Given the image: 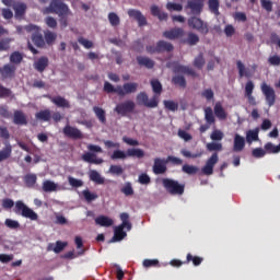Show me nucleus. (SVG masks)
<instances>
[{
    "mask_svg": "<svg viewBox=\"0 0 280 280\" xmlns=\"http://www.w3.org/2000/svg\"><path fill=\"white\" fill-rule=\"evenodd\" d=\"M82 196L84 197V200L88 202H93V200H97L98 196L95 192H91V190L85 189L82 191Z\"/></svg>",
    "mask_w": 280,
    "mask_h": 280,
    "instance_id": "52",
    "label": "nucleus"
},
{
    "mask_svg": "<svg viewBox=\"0 0 280 280\" xmlns=\"http://www.w3.org/2000/svg\"><path fill=\"white\" fill-rule=\"evenodd\" d=\"M210 139L212 141H222V139H224V133L220 130H214L212 131Z\"/></svg>",
    "mask_w": 280,
    "mask_h": 280,
    "instance_id": "62",
    "label": "nucleus"
},
{
    "mask_svg": "<svg viewBox=\"0 0 280 280\" xmlns=\"http://www.w3.org/2000/svg\"><path fill=\"white\" fill-rule=\"evenodd\" d=\"M151 14L152 16H156L159 21H167V13L161 11V9L158 5L151 7Z\"/></svg>",
    "mask_w": 280,
    "mask_h": 280,
    "instance_id": "31",
    "label": "nucleus"
},
{
    "mask_svg": "<svg viewBox=\"0 0 280 280\" xmlns=\"http://www.w3.org/2000/svg\"><path fill=\"white\" fill-rule=\"evenodd\" d=\"M185 10H189L194 16H200L205 10V0H188Z\"/></svg>",
    "mask_w": 280,
    "mask_h": 280,
    "instance_id": "8",
    "label": "nucleus"
},
{
    "mask_svg": "<svg viewBox=\"0 0 280 280\" xmlns=\"http://www.w3.org/2000/svg\"><path fill=\"white\" fill-rule=\"evenodd\" d=\"M208 8L212 14L220 16V0H208Z\"/></svg>",
    "mask_w": 280,
    "mask_h": 280,
    "instance_id": "36",
    "label": "nucleus"
},
{
    "mask_svg": "<svg viewBox=\"0 0 280 280\" xmlns=\"http://www.w3.org/2000/svg\"><path fill=\"white\" fill-rule=\"evenodd\" d=\"M15 12V19H23L25 16V12H27V4L22 1H18L13 7Z\"/></svg>",
    "mask_w": 280,
    "mask_h": 280,
    "instance_id": "22",
    "label": "nucleus"
},
{
    "mask_svg": "<svg viewBox=\"0 0 280 280\" xmlns=\"http://www.w3.org/2000/svg\"><path fill=\"white\" fill-rule=\"evenodd\" d=\"M108 21L112 27H117L121 23L119 15H117L115 12L108 13Z\"/></svg>",
    "mask_w": 280,
    "mask_h": 280,
    "instance_id": "49",
    "label": "nucleus"
},
{
    "mask_svg": "<svg viewBox=\"0 0 280 280\" xmlns=\"http://www.w3.org/2000/svg\"><path fill=\"white\" fill-rule=\"evenodd\" d=\"M265 152H267L268 154H279L280 144L275 145L272 142H267L265 144Z\"/></svg>",
    "mask_w": 280,
    "mask_h": 280,
    "instance_id": "41",
    "label": "nucleus"
},
{
    "mask_svg": "<svg viewBox=\"0 0 280 280\" xmlns=\"http://www.w3.org/2000/svg\"><path fill=\"white\" fill-rule=\"evenodd\" d=\"M206 148L208 152H222V143L210 142Z\"/></svg>",
    "mask_w": 280,
    "mask_h": 280,
    "instance_id": "54",
    "label": "nucleus"
},
{
    "mask_svg": "<svg viewBox=\"0 0 280 280\" xmlns=\"http://www.w3.org/2000/svg\"><path fill=\"white\" fill-rule=\"evenodd\" d=\"M67 248V242L57 241L56 245L49 244L47 250H54L57 255Z\"/></svg>",
    "mask_w": 280,
    "mask_h": 280,
    "instance_id": "33",
    "label": "nucleus"
},
{
    "mask_svg": "<svg viewBox=\"0 0 280 280\" xmlns=\"http://www.w3.org/2000/svg\"><path fill=\"white\" fill-rule=\"evenodd\" d=\"M12 156V144L8 143L3 149L0 150V163L8 161Z\"/></svg>",
    "mask_w": 280,
    "mask_h": 280,
    "instance_id": "29",
    "label": "nucleus"
},
{
    "mask_svg": "<svg viewBox=\"0 0 280 280\" xmlns=\"http://www.w3.org/2000/svg\"><path fill=\"white\" fill-rule=\"evenodd\" d=\"M214 115L218 117V119H226V112H224V107H222V104L217 103L214 106Z\"/></svg>",
    "mask_w": 280,
    "mask_h": 280,
    "instance_id": "43",
    "label": "nucleus"
},
{
    "mask_svg": "<svg viewBox=\"0 0 280 280\" xmlns=\"http://www.w3.org/2000/svg\"><path fill=\"white\" fill-rule=\"evenodd\" d=\"M57 38H58V35L51 31H46L44 33V40L48 45H52L54 43H56Z\"/></svg>",
    "mask_w": 280,
    "mask_h": 280,
    "instance_id": "39",
    "label": "nucleus"
},
{
    "mask_svg": "<svg viewBox=\"0 0 280 280\" xmlns=\"http://www.w3.org/2000/svg\"><path fill=\"white\" fill-rule=\"evenodd\" d=\"M13 124L15 126H27V116L22 110H15L13 113Z\"/></svg>",
    "mask_w": 280,
    "mask_h": 280,
    "instance_id": "21",
    "label": "nucleus"
},
{
    "mask_svg": "<svg viewBox=\"0 0 280 280\" xmlns=\"http://www.w3.org/2000/svg\"><path fill=\"white\" fill-rule=\"evenodd\" d=\"M253 91H255V83L247 81L245 84V97L250 106H257V100L253 96Z\"/></svg>",
    "mask_w": 280,
    "mask_h": 280,
    "instance_id": "15",
    "label": "nucleus"
},
{
    "mask_svg": "<svg viewBox=\"0 0 280 280\" xmlns=\"http://www.w3.org/2000/svg\"><path fill=\"white\" fill-rule=\"evenodd\" d=\"M127 14L130 19H133L137 21L139 27H144V25H148V20L144 18L143 13L137 9H129L127 11Z\"/></svg>",
    "mask_w": 280,
    "mask_h": 280,
    "instance_id": "14",
    "label": "nucleus"
},
{
    "mask_svg": "<svg viewBox=\"0 0 280 280\" xmlns=\"http://www.w3.org/2000/svg\"><path fill=\"white\" fill-rule=\"evenodd\" d=\"M135 108H137V105L133 103V101L128 100L117 104L114 108V112L121 117H126V115L135 113Z\"/></svg>",
    "mask_w": 280,
    "mask_h": 280,
    "instance_id": "7",
    "label": "nucleus"
},
{
    "mask_svg": "<svg viewBox=\"0 0 280 280\" xmlns=\"http://www.w3.org/2000/svg\"><path fill=\"white\" fill-rule=\"evenodd\" d=\"M124 196H135V189L132 188V183L127 182L125 183L124 187L120 189Z\"/></svg>",
    "mask_w": 280,
    "mask_h": 280,
    "instance_id": "48",
    "label": "nucleus"
},
{
    "mask_svg": "<svg viewBox=\"0 0 280 280\" xmlns=\"http://www.w3.org/2000/svg\"><path fill=\"white\" fill-rule=\"evenodd\" d=\"M127 156H133L136 159H143L145 156V151L143 149H128L127 150Z\"/></svg>",
    "mask_w": 280,
    "mask_h": 280,
    "instance_id": "38",
    "label": "nucleus"
},
{
    "mask_svg": "<svg viewBox=\"0 0 280 280\" xmlns=\"http://www.w3.org/2000/svg\"><path fill=\"white\" fill-rule=\"evenodd\" d=\"M26 32H32L31 40L38 47L43 49L45 47V37L43 36V30L34 24H28L25 26Z\"/></svg>",
    "mask_w": 280,
    "mask_h": 280,
    "instance_id": "2",
    "label": "nucleus"
},
{
    "mask_svg": "<svg viewBox=\"0 0 280 280\" xmlns=\"http://www.w3.org/2000/svg\"><path fill=\"white\" fill-rule=\"evenodd\" d=\"M150 83L154 95H158L159 102V97H161V94L163 93V84H161V81H159V79H152Z\"/></svg>",
    "mask_w": 280,
    "mask_h": 280,
    "instance_id": "27",
    "label": "nucleus"
},
{
    "mask_svg": "<svg viewBox=\"0 0 280 280\" xmlns=\"http://www.w3.org/2000/svg\"><path fill=\"white\" fill-rule=\"evenodd\" d=\"M176 38H180L183 45H188L189 47H196L200 43V37L194 32L185 33L183 28H176Z\"/></svg>",
    "mask_w": 280,
    "mask_h": 280,
    "instance_id": "1",
    "label": "nucleus"
},
{
    "mask_svg": "<svg viewBox=\"0 0 280 280\" xmlns=\"http://www.w3.org/2000/svg\"><path fill=\"white\" fill-rule=\"evenodd\" d=\"M205 55L202 52H200L195 59H194V67L196 69H202V67H205Z\"/></svg>",
    "mask_w": 280,
    "mask_h": 280,
    "instance_id": "51",
    "label": "nucleus"
},
{
    "mask_svg": "<svg viewBox=\"0 0 280 280\" xmlns=\"http://www.w3.org/2000/svg\"><path fill=\"white\" fill-rule=\"evenodd\" d=\"M0 74L3 80H12L16 75V66L7 63L0 68Z\"/></svg>",
    "mask_w": 280,
    "mask_h": 280,
    "instance_id": "13",
    "label": "nucleus"
},
{
    "mask_svg": "<svg viewBox=\"0 0 280 280\" xmlns=\"http://www.w3.org/2000/svg\"><path fill=\"white\" fill-rule=\"evenodd\" d=\"M62 132L65 137H68V139H73L74 141H78V139H84V133H82L78 127H73L71 125H66Z\"/></svg>",
    "mask_w": 280,
    "mask_h": 280,
    "instance_id": "10",
    "label": "nucleus"
},
{
    "mask_svg": "<svg viewBox=\"0 0 280 280\" xmlns=\"http://www.w3.org/2000/svg\"><path fill=\"white\" fill-rule=\"evenodd\" d=\"M148 54H170L174 51V45L165 40H159L156 45L147 46Z\"/></svg>",
    "mask_w": 280,
    "mask_h": 280,
    "instance_id": "5",
    "label": "nucleus"
},
{
    "mask_svg": "<svg viewBox=\"0 0 280 280\" xmlns=\"http://www.w3.org/2000/svg\"><path fill=\"white\" fill-rule=\"evenodd\" d=\"M189 261H192L194 266H200V264H202V261H205V258H202L200 256H194L191 254H187L186 264H189Z\"/></svg>",
    "mask_w": 280,
    "mask_h": 280,
    "instance_id": "46",
    "label": "nucleus"
},
{
    "mask_svg": "<svg viewBox=\"0 0 280 280\" xmlns=\"http://www.w3.org/2000/svg\"><path fill=\"white\" fill-rule=\"evenodd\" d=\"M89 178L90 180H92V183H95L96 185H104V183H106L104 177H102L100 172H97L96 170H91L89 172Z\"/></svg>",
    "mask_w": 280,
    "mask_h": 280,
    "instance_id": "26",
    "label": "nucleus"
},
{
    "mask_svg": "<svg viewBox=\"0 0 280 280\" xmlns=\"http://www.w3.org/2000/svg\"><path fill=\"white\" fill-rule=\"evenodd\" d=\"M136 60L140 67H145V69H154V60L150 59L149 57L138 56Z\"/></svg>",
    "mask_w": 280,
    "mask_h": 280,
    "instance_id": "25",
    "label": "nucleus"
},
{
    "mask_svg": "<svg viewBox=\"0 0 280 280\" xmlns=\"http://www.w3.org/2000/svg\"><path fill=\"white\" fill-rule=\"evenodd\" d=\"M82 161L85 163H92L94 165H102L104 163V160L102 158H97L94 153L86 152L82 155Z\"/></svg>",
    "mask_w": 280,
    "mask_h": 280,
    "instance_id": "20",
    "label": "nucleus"
},
{
    "mask_svg": "<svg viewBox=\"0 0 280 280\" xmlns=\"http://www.w3.org/2000/svg\"><path fill=\"white\" fill-rule=\"evenodd\" d=\"M47 97L52 104H55V106H57V108H71V103L67 98L60 95L58 96L47 95Z\"/></svg>",
    "mask_w": 280,
    "mask_h": 280,
    "instance_id": "16",
    "label": "nucleus"
},
{
    "mask_svg": "<svg viewBox=\"0 0 280 280\" xmlns=\"http://www.w3.org/2000/svg\"><path fill=\"white\" fill-rule=\"evenodd\" d=\"M5 226H8V229H19L21 226V223H19V221H14L12 219H7L4 221Z\"/></svg>",
    "mask_w": 280,
    "mask_h": 280,
    "instance_id": "64",
    "label": "nucleus"
},
{
    "mask_svg": "<svg viewBox=\"0 0 280 280\" xmlns=\"http://www.w3.org/2000/svg\"><path fill=\"white\" fill-rule=\"evenodd\" d=\"M14 213H16L18 215H22V218H27L33 222H36V220H38V213H36L21 200H18L15 202Z\"/></svg>",
    "mask_w": 280,
    "mask_h": 280,
    "instance_id": "3",
    "label": "nucleus"
},
{
    "mask_svg": "<svg viewBox=\"0 0 280 280\" xmlns=\"http://www.w3.org/2000/svg\"><path fill=\"white\" fill-rule=\"evenodd\" d=\"M10 62L11 65H21V62H23V54L20 51H13L10 55Z\"/></svg>",
    "mask_w": 280,
    "mask_h": 280,
    "instance_id": "42",
    "label": "nucleus"
},
{
    "mask_svg": "<svg viewBox=\"0 0 280 280\" xmlns=\"http://www.w3.org/2000/svg\"><path fill=\"white\" fill-rule=\"evenodd\" d=\"M182 170L185 174H189V175L198 174V167L194 165L185 164Z\"/></svg>",
    "mask_w": 280,
    "mask_h": 280,
    "instance_id": "56",
    "label": "nucleus"
},
{
    "mask_svg": "<svg viewBox=\"0 0 280 280\" xmlns=\"http://www.w3.org/2000/svg\"><path fill=\"white\" fill-rule=\"evenodd\" d=\"M218 161V153H212V155L207 160L206 165L201 168L202 174L211 176V174H213V167H215Z\"/></svg>",
    "mask_w": 280,
    "mask_h": 280,
    "instance_id": "12",
    "label": "nucleus"
},
{
    "mask_svg": "<svg viewBox=\"0 0 280 280\" xmlns=\"http://www.w3.org/2000/svg\"><path fill=\"white\" fill-rule=\"evenodd\" d=\"M233 18H234V21H237L238 23H246V21H248V18L244 12H235Z\"/></svg>",
    "mask_w": 280,
    "mask_h": 280,
    "instance_id": "59",
    "label": "nucleus"
},
{
    "mask_svg": "<svg viewBox=\"0 0 280 280\" xmlns=\"http://www.w3.org/2000/svg\"><path fill=\"white\" fill-rule=\"evenodd\" d=\"M43 191L46 192H51V191H56L58 189V185H56V183L51 182V180H45L43 183Z\"/></svg>",
    "mask_w": 280,
    "mask_h": 280,
    "instance_id": "44",
    "label": "nucleus"
},
{
    "mask_svg": "<svg viewBox=\"0 0 280 280\" xmlns=\"http://www.w3.org/2000/svg\"><path fill=\"white\" fill-rule=\"evenodd\" d=\"M112 161L125 160L128 159V151L124 152L121 150H115L110 155Z\"/></svg>",
    "mask_w": 280,
    "mask_h": 280,
    "instance_id": "47",
    "label": "nucleus"
},
{
    "mask_svg": "<svg viewBox=\"0 0 280 280\" xmlns=\"http://www.w3.org/2000/svg\"><path fill=\"white\" fill-rule=\"evenodd\" d=\"M188 26L190 30H196L202 36L209 34V24L198 16H191L188 19Z\"/></svg>",
    "mask_w": 280,
    "mask_h": 280,
    "instance_id": "4",
    "label": "nucleus"
},
{
    "mask_svg": "<svg viewBox=\"0 0 280 280\" xmlns=\"http://www.w3.org/2000/svg\"><path fill=\"white\" fill-rule=\"evenodd\" d=\"M205 119L209 126L215 124V116H213V109L211 107L205 109Z\"/></svg>",
    "mask_w": 280,
    "mask_h": 280,
    "instance_id": "40",
    "label": "nucleus"
},
{
    "mask_svg": "<svg viewBox=\"0 0 280 280\" xmlns=\"http://www.w3.org/2000/svg\"><path fill=\"white\" fill-rule=\"evenodd\" d=\"M128 234L124 231V226L118 225L114 230V236L112 238V242H121L124 237H126Z\"/></svg>",
    "mask_w": 280,
    "mask_h": 280,
    "instance_id": "30",
    "label": "nucleus"
},
{
    "mask_svg": "<svg viewBox=\"0 0 280 280\" xmlns=\"http://www.w3.org/2000/svg\"><path fill=\"white\" fill-rule=\"evenodd\" d=\"M252 156H254V159H264V156H266V150L262 148L253 149Z\"/></svg>",
    "mask_w": 280,
    "mask_h": 280,
    "instance_id": "58",
    "label": "nucleus"
},
{
    "mask_svg": "<svg viewBox=\"0 0 280 280\" xmlns=\"http://www.w3.org/2000/svg\"><path fill=\"white\" fill-rule=\"evenodd\" d=\"M47 67H49V58L47 57H40L34 62V69L39 73H43Z\"/></svg>",
    "mask_w": 280,
    "mask_h": 280,
    "instance_id": "23",
    "label": "nucleus"
},
{
    "mask_svg": "<svg viewBox=\"0 0 280 280\" xmlns=\"http://www.w3.org/2000/svg\"><path fill=\"white\" fill-rule=\"evenodd\" d=\"M163 186L166 190H168L170 194H176V182L172 179L164 178L162 180Z\"/></svg>",
    "mask_w": 280,
    "mask_h": 280,
    "instance_id": "37",
    "label": "nucleus"
},
{
    "mask_svg": "<svg viewBox=\"0 0 280 280\" xmlns=\"http://www.w3.org/2000/svg\"><path fill=\"white\" fill-rule=\"evenodd\" d=\"M0 117H3L4 119H10V117H12V113H10L7 105L0 106Z\"/></svg>",
    "mask_w": 280,
    "mask_h": 280,
    "instance_id": "61",
    "label": "nucleus"
},
{
    "mask_svg": "<svg viewBox=\"0 0 280 280\" xmlns=\"http://www.w3.org/2000/svg\"><path fill=\"white\" fill-rule=\"evenodd\" d=\"M68 183L71 187H75V188L83 187V185H84V182H82V179H78V178L71 177V176L68 177Z\"/></svg>",
    "mask_w": 280,
    "mask_h": 280,
    "instance_id": "57",
    "label": "nucleus"
},
{
    "mask_svg": "<svg viewBox=\"0 0 280 280\" xmlns=\"http://www.w3.org/2000/svg\"><path fill=\"white\" fill-rule=\"evenodd\" d=\"M95 224H97L98 226L108 228V226H113L114 221H113V219H110V218H108L106 215H98L95 219Z\"/></svg>",
    "mask_w": 280,
    "mask_h": 280,
    "instance_id": "28",
    "label": "nucleus"
},
{
    "mask_svg": "<svg viewBox=\"0 0 280 280\" xmlns=\"http://www.w3.org/2000/svg\"><path fill=\"white\" fill-rule=\"evenodd\" d=\"M12 38L7 37L3 39H0V51H8V49H10V44L12 43Z\"/></svg>",
    "mask_w": 280,
    "mask_h": 280,
    "instance_id": "55",
    "label": "nucleus"
},
{
    "mask_svg": "<svg viewBox=\"0 0 280 280\" xmlns=\"http://www.w3.org/2000/svg\"><path fill=\"white\" fill-rule=\"evenodd\" d=\"M93 113L101 124L106 125V110L104 108L94 106Z\"/></svg>",
    "mask_w": 280,
    "mask_h": 280,
    "instance_id": "34",
    "label": "nucleus"
},
{
    "mask_svg": "<svg viewBox=\"0 0 280 280\" xmlns=\"http://www.w3.org/2000/svg\"><path fill=\"white\" fill-rule=\"evenodd\" d=\"M138 89H139V83H137V82H127L122 86L119 85L118 96L119 97H125V95H130L132 93H137Z\"/></svg>",
    "mask_w": 280,
    "mask_h": 280,
    "instance_id": "11",
    "label": "nucleus"
},
{
    "mask_svg": "<svg viewBox=\"0 0 280 280\" xmlns=\"http://www.w3.org/2000/svg\"><path fill=\"white\" fill-rule=\"evenodd\" d=\"M246 148V139L241 135L236 133L234 136V144H233V152H242Z\"/></svg>",
    "mask_w": 280,
    "mask_h": 280,
    "instance_id": "19",
    "label": "nucleus"
},
{
    "mask_svg": "<svg viewBox=\"0 0 280 280\" xmlns=\"http://www.w3.org/2000/svg\"><path fill=\"white\" fill-rule=\"evenodd\" d=\"M167 161L156 158L153 165V174H165L167 172Z\"/></svg>",
    "mask_w": 280,
    "mask_h": 280,
    "instance_id": "17",
    "label": "nucleus"
},
{
    "mask_svg": "<svg viewBox=\"0 0 280 280\" xmlns=\"http://www.w3.org/2000/svg\"><path fill=\"white\" fill-rule=\"evenodd\" d=\"M176 73H184L185 75H190L191 78H198V73L196 72V70H194L189 66H180L177 63Z\"/></svg>",
    "mask_w": 280,
    "mask_h": 280,
    "instance_id": "24",
    "label": "nucleus"
},
{
    "mask_svg": "<svg viewBox=\"0 0 280 280\" xmlns=\"http://www.w3.org/2000/svg\"><path fill=\"white\" fill-rule=\"evenodd\" d=\"M35 117L36 119H38V121H50L51 110L49 109L39 110L35 114Z\"/></svg>",
    "mask_w": 280,
    "mask_h": 280,
    "instance_id": "35",
    "label": "nucleus"
},
{
    "mask_svg": "<svg viewBox=\"0 0 280 280\" xmlns=\"http://www.w3.org/2000/svg\"><path fill=\"white\" fill-rule=\"evenodd\" d=\"M78 43H79L80 45H83V47H84L85 49H92V47H93V42H91V40H89V39H86V38H84V37H79V38H78Z\"/></svg>",
    "mask_w": 280,
    "mask_h": 280,
    "instance_id": "63",
    "label": "nucleus"
},
{
    "mask_svg": "<svg viewBox=\"0 0 280 280\" xmlns=\"http://www.w3.org/2000/svg\"><path fill=\"white\" fill-rule=\"evenodd\" d=\"M260 91L265 95V100L268 106H275V102H277V94L275 93V89L268 85V83L262 82L260 85Z\"/></svg>",
    "mask_w": 280,
    "mask_h": 280,
    "instance_id": "9",
    "label": "nucleus"
},
{
    "mask_svg": "<svg viewBox=\"0 0 280 280\" xmlns=\"http://www.w3.org/2000/svg\"><path fill=\"white\" fill-rule=\"evenodd\" d=\"M139 106H145V108H156L159 106V95H153L150 100L148 93L140 92L136 96Z\"/></svg>",
    "mask_w": 280,
    "mask_h": 280,
    "instance_id": "6",
    "label": "nucleus"
},
{
    "mask_svg": "<svg viewBox=\"0 0 280 280\" xmlns=\"http://www.w3.org/2000/svg\"><path fill=\"white\" fill-rule=\"evenodd\" d=\"M36 180H38L36 174L30 173L24 176V184L26 187H28V189H32L36 186Z\"/></svg>",
    "mask_w": 280,
    "mask_h": 280,
    "instance_id": "32",
    "label": "nucleus"
},
{
    "mask_svg": "<svg viewBox=\"0 0 280 280\" xmlns=\"http://www.w3.org/2000/svg\"><path fill=\"white\" fill-rule=\"evenodd\" d=\"M268 63L271 67H280V56L279 55H272L268 58Z\"/></svg>",
    "mask_w": 280,
    "mask_h": 280,
    "instance_id": "60",
    "label": "nucleus"
},
{
    "mask_svg": "<svg viewBox=\"0 0 280 280\" xmlns=\"http://www.w3.org/2000/svg\"><path fill=\"white\" fill-rule=\"evenodd\" d=\"M247 143H253V141H259V131L258 130H248L246 132Z\"/></svg>",
    "mask_w": 280,
    "mask_h": 280,
    "instance_id": "45",
    "label": "nucleus"
},
{
    "mask_svg": "<svg viewBox=\"0 0 280 280\" xmlns=\"http://www.w3.org/2000/svg\"><path fill=\"white\" fill-rule=\"evenodd\" d=\"M236 67L238 70L240 78H253V75H255L254 71L250 70L249 68H246V66H244L242 60L236 61Z\"/></svg>",
    "mask_w": 280,
    "mask_h": 280,
    "instance_id": "18",
    "label": "nucleus"
},
{
    "mask_svg": "<svg viewBox=\"0 0 280 280\" xmlns=\"http://www.w3.org/2000/svg\"><path fill=\"white\" fill-rule=\"evenodd\" d=\"M108 174H112V176H121L124 174V167L113 164L109 166Z\"/></svg>",
    "mask_w": 280,
    "mask_h": 280,
    "instance_id": "50",
    "label": "nucleus"
},
{
    "mask_svg": "<svg viewBox=\"0 0 280 280\" xmlns=\"http://www.w3.org/2000/svg\"><path fill=\"white\" fill-rule=\"evenodd\" d=\"M103 91H105V93H117L119 95V85L115 88L110 82L105 81Z\"/></svg>",
    "mask_w": 280,
    "mask_h": 280,
    "instance_id": "53",
    "label": "nucleus"
}]
</instances>
